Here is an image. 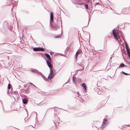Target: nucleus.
I'll use <instances>...</instances> for the list:
<instances>
[{"label":"nucleus","mask_w":130,"mask_h":130,"mask_svg":"<svg viewBox=\"0 0 130 130\" xmlns=\"http://www.w3.org/2000/svg\"><path fill=\"white\" fill-rule=\"evenodd\" d=\"M30 71L34 73H39L41 75L42 77L45 81H48V79H47V78H46L42 73L41 72L39 71L38 70L36 69H34V70L31 69L30 70Z\"/></svg>","instance_id":"obj_1"},{"label":"nucleus","mask_w":130,"mask_h":130,"mask_svg":"<svg viewBox=\"0 0 130 130\" xmlns=\"http://www.w3.org/2000/svg\"><path fill=\"white\" fill-rule=\"evenodd\" d=\"M112 33L115 38L117 40L118 42L119 43L121 39L119 37L117 36V33L115 28L112 30Z\"/></svg>","instance_id":"obj_2"},{"label":"nucleus","mask_w":130,"mask_h":130,"mask_svg":"<svg viewBox=\"0 0 130 130\" xmlns=\"http://www.w3.org/2000/svg\"><path fill=\"white\" fill-rule=\"evenodd\" d=\"M45 59L46 61L47 65L50 69V71L51 70H51L52 73H54V70L52 68V64L50 62L48 61L47 59L46 58Z\"/></svg>","instance_id":"obj_3"},{"label":"nucleus","mask_w":130,"mask_h":130,"mask_svg":"<svg viewBox=\"0 0 130 130\" xmlns=\"http://www.w3.org/2000/svg\"><path fill=\"white\" fill-rule=\"evenodd\" d=\"M33 50L34 51H44V49L43 48H42L40 47H34Z\"/></svg>","instance_id":"obj_4"},{"label":"nucleus","mask_w":130,"mask_h":130,"mask_svg":"<svg viewBox=\"0 0 130 130\" xmlns=\"http://www.w3.org/2000/svg\"><path fill=\"white\" fill-rule=\"evenodd\" d=\"M55 74L54 73H52V70L51 69L50 71V73L48 77V78L50 80L51 79L54 77Z\"/></svg>","instance_id":"obj_5"},{"label":"nucleus","mask_w":130,"mask_h":130,"mask_svg":"<svg viewBox=\"0 0 130 130\" xmlns=\"http://www.w3.org/2000/svg\"><path fill=\"white\" fill-rule=\"evenodd\" d=\"M50 15V24H51V23L53 22V20L54 16L53 13L52 12H51Z\"/></svg>","instance_id":"obj_6"},{"label":"nucleus","mask_w":130,"mask_h":130,"mask_svg":"<svg viewBox=\"0 0 130 130\" xmlns=\"http://www.w3.org/2000/svg\"><path fill=\"white\" fill-rule=\"evenodd\" d=\"M107 121V119H103V122L101 126L102 128H103L105 127L106 126H105V125L107 124L106 122Z\"/></svg>","instance_id":"obj_7"},{"label":"nucleus","mask_w":130,"mask_h":130,"mask_svg":"<svg viewBox=\"0 0 130 130\" xmlns=\"http://www.w3.org/2000/svg\"><path fill=\"white\" fill-rule=\"evenodd\" d=\"M7 88L8 89V93H11L13 94V92L11 91V85L10 84H8Z\"/></svg>","instance_id":"obj_8"},{"label":"nucleus","mask_w":130,"mask_h":130,"mask_svg":"<svg viewBox=\"0 0 130 130\" xmlns=\"http://www.w3.org/2000/svg\"><path fill=\"white\" fill-rule=\"evenodd\" d=\"M82 87H83V89H84V91L86 92L87 91V86L86 85L85 83H82L80 84Z\"/></svg>","instance_id":"obj_9"},{"label":"nucleus","mask_w":130,"mask_h":130,"mask_svg":"<svg viewBox=\"0 0 130 130\" xmlns=\"http://www.w3.org/2000/svg\"><path fill=\"white\" fill-rule=\"evenodd\" d=\"M28 99L26 98H24L22 99V102L24 104H27L28 102Z\"/></svg>","instance_id":"obj_10"},{"label":"nucleus","mask_w":130,"mask_h":130,"mask_svg":"<svg viewBox=\"0 0 130 130\" xmlns=\"http://www.w3.org/2000/svg\"><path fill=\"white\" fill-rule=\"evenodd\" d=\"M78 4L80 5H84L86 9H88V4H85V3H79Z\"/></svg>","instance_id":"obj_11"},{"label":"nucleus","mask_w":130,"mask_h":130,"mask_svg":"<svg viewBox=\"0 0 130 130\" xmlns=\"http://www.w3.org/2000/svg\"><path fill=\"white\" fill-rule=\"evenodd\" d=\"M128 56L129 58L130 57V49L129 48L126 49Z\"/></svg>","instance_id":"obj_12"},{"label":"nucleus","mask_w":130,"mask_h":130,"mask_svg":"<svg viewBox=\"0 0 130 130\" xmlns=\"http://www.w3.org/2000/svg\"><path fill=\"white\" fill-rule=\"evenodd\" d=\"M79 54H79V52L78 50L77 51V52H76V54H75V60H76H76H77V58H78V55H79Z\"/></svg>","instance_id":"obj_13"},{"label":"nucleus","mask_w":130,"mask_h":130,"mask_svg":"<svg viewBox=\"0 0 130 130\" xmlns=\"http://www.w3.org/2000/svg\"><path fill=\"white\" fill-rule=\"evenodd\" d=\"M127 66H126V65H125L123 63H122L120 64L119 68H123Z\"/></svg>","instance_id":"obj_14"},{"label":"nucleus","mask_w":130,"mask_h":130,"mask_svg":"<svg viewBox=\"0 0 130 130\" xmlns=\"http://www.w3.org/2000/svg\"><path fill=\"white\" fill-rule=\"evenodd\" d=\"M8 28L9 30L12 31V29L13 26L11 24L8 27Z\"/></svg>","instance_id":"obj_15"},{"label":"nucleus","mask_w":130,"mask_h":130,"mask_svg":"<svg viewBox=\"0 0 130 130\" xmlns=\"http://www.w3.org/2000/svg\"><path fill=\"white\" fill-rule=\"evenodd\" d=\"M124 43L125 47L126 48V49H127L129 48L128 46V45L127 43H126V41H124Z\"/></svg>","instance_id":"obj_16"},{"label":"nucleus","mask_w":130,"mask_h":130,"mask_svg":"<svg viewBox=\"0 0 130 130\" xmlns=\"http://www.w3.org/2000/svg\"><path fill=\"white\" fill-rule=\"evenodd\" d=\"M72 2L74 4H76L78 0H71Z\"/></svg>","instance_id":"obj_17"},{"label":"nucleus","mask_w":130,"mask_h":130,"mask_svg":"<svg viewBox=\"0 0 130 130\" xmlns=\"http://www.w3.org/2000/svg\"><path fill=\"white\" fill-rule=\"evenodd\" d=\"M121 73H122L124 75H130V74H129L128 73H126V72H125L123 71H122Z\"/></svg>","instance_id":"obj_18"},{"label":"nucleus","mask_w":130,"mask_h":130,"mask_svg":"<svg viewBox=\"0 0 130 130\" xmlns=\"http://www.w3.org/2000/svg\"><path fill=\"white\" fill-rule=\"evenodd\" d=\"M45 55L47 58L50 57V55L47 53H45Z\"/></svg>","instance_id":"obj_19"},{"label":"nucleus","mask_w":130,"mask_h":130,"mask_svg":"<svg viewBox=\"0 0 130 130\" xmlns=\"http://www.w3.org/2000/svg\"><path fill=\"white\" fill-rule=\"evenodd\" d=\"M72 80L73 83L75 84V82H76V78L74 77H73Z\"/></svg>","instance_id":"obj_20"},{"label":"nucleus","mask_w":130,"mask_h":130,"mask_svg":"<svg viewBox=\"0 0 130 130\" xmlns=\"http://www.w3.org/2000/svg\"><path fill=\"white\" fill-rule=\"evenodd\" d=\"M7 4H9V5H10L11 4H12V2H11V1H10V0H8V2H7Z\"/></svg>","instance_id":"obj_21"},{"label":"nucleus","mask_w":130,"mask_h":130,"mask_svg":"<svg viewBox=\"0 0 130 130\" xmlns=\"http://www.w3.org/2000/svg\"><path fill=\"white\" fill-rule=\"evenodd\" d=\"M13 93L15 95H16L18 93V92L16 91H13Z\"/></svg>","instance_id":"obj_22"},{"label":"nucleus","mask_w":130,"mask_h":130,"mask_svg":"<svg viewBox=\"0 0 130 130\" xmlns=\"http://www.w3.org/2000/svg\"><path fill=\"white\" fill-rule=\"evenodd\" d=\"M48 61L49 62H50L51 63V58L50 57L48 58Z\"/></svg>","instance_id":"obj_23"},{"label":"nucleus","mask_w":130,"mask_h":130,"mask_svg":"<svg viewBox=\"0 0 130 130\" xmlns=\"http://www.w3.org/2000/svg\"><path fill=\"white\" fill-rule=\"evenodd\" d=\"M48 61L49 62H50L51 63V58L50 57L48 58Z\"/></svg>","instance_id":"obj_24"},{"label":"nucleus","mask_w":130,"mask_h":130,"mask_svg":"<svg viewBox=\"0 0 130 130\" xmlns=\"http://www.w3.org/2000/svg\"><path fill=\"white\" fill-rule=\"evenodd\" d=\"M50 54L51 55H52L53 54H54V53L53 52L51 51L50 52Z\"/></svg>","instance_id":"obj_25"},{"label":"nucleus","mask_w":130,"mask_h":130,"mask_svg":"<svg viewBox=\"0 0 130 130\" xmlns=\"http://www.w3.org/2000/svg\"><path fill=\"white\" fill-rule=\"evenodd\" d=\"M60 37V36H56L55 37V38H59Z\"/></svg>","instance_id":"obj_26"},{"label":"nucleus","mask_w":130,"mask_h":130,"mask_svg":"<svg viewBox=\"0 0 130 130\" xmlns=\"http://www.w3.org/2000/svg\"><path fill=\"white\" fill-rule=\"evenodd\" d=\"M77 95H78V97H79V96H80V93H79L78 92L77 93Z\"/></svg>","instance_id":"obj_27"},{"label":"nucleus","mask_w":130,"mask_h":130,"mask_svg":"<svg viewBox=\"0 0 130 130\" xmlns=\"http://www.w3.org/2000/svg\"><path fill=\"white\" fill-rule=\"evenodd\" d=\"M90 2V0H87V1H86V2L87 3H89Z\"/></svg>","instance_id":"obj_28"},{"label":"nucleus","mask_w":130,"mask_h":130,"mask_svg":"<svg viewBox=\"0 0 130 130\" xmlns=\"http://www.w3.org/2000/svg\"><path fill=\"white\" fill-rule=\"evenodd\" d=\"M58 26H57V25L55 27V26H53V28H55V27H56V28H58Z\"/></svg>","instance_id":"obj_29"},{"label":"nucleus","mask_w":130,"mask_h":130,"mask_svg":"<svg viewBox=\"0 0 130 130\" xmlns=\"http://www.w3.org/2000/svg\"><path fill=\"white\" fill-rule=\"evenodd\" d=\"M30 86V85H29V86H28V87L27 88V89L28 90H29L30 89L29 87Z\"/></svg>","instance_id":"obj_30"},{"label":"nucleus","mask_w":130,"mask_h":130,"mask_svg":"<svg viewBox=\"0 0 130 130\" xmlns=\"http://www.w3.org/2000/svg\"><path fill=\"white\" fill-rule=\"evenodd\" d=\"M30 84L31 85H32L33 86H34L35 87H36V86H35L34 84H33L32 83H30Z\"/></svg>","instance_id":"obj_31"},{"label":"nucleus","mask_w":130,"mask_h":130,"mask_svg":"<svg viewBox=\"0 0 130 130\" xmlns=\"http://www.w3.org/2000/svg\"><path fill=\"white\" fill-rule=\"evenodd\" d=\"M24 87L25 88H26L27 87V84H25L24 85Z\"/></svg>","instance_id":"obj_32"},{"label":"nucleus","mask_w":130,"mask_h":130,"mask_svg":"<svg viewBox=\"0 0 130 130\" xmlns=\"http://www.w3.org/2000/svg\"><path fill=\"white\" fill-rule=\"evenodd\" d=\"M2 106H3V110H4V111H6L4 109V106H3V104L2 103Z\"/></svg>","instance_id":"obj_33"},{"label":"nucleus","mask_w":130,"mask_h":130,"mask_svg":"<svg viewBox=\"0 0 130 130\" xmlns=\"http://www.w3.org/2000/svg\"><path fill=\"white\" fill-rule=\"evenodd\" d=\"M95 4H96V5H100V4L99 3H95Z\"/></svg>","instance_id":"obj_34"},{"label":"nucleus","mask_w":130,"mask_h":130,"mask_svg":"<svg viewBox=\"0 0 130 130\" xmlns=\"http://www.w3.org/2000/svg\"><path fill=\"white\" fill-rule=\"evenodd\" d=\"M122 39H123V40L124 41H124H125L124 40V38L123 37V36H122Z\"/></svg>","instance_id":"obj_35"},{"label":"nucleus","mask_w":130,"mask_h":130,"mask_svg":"<svg viewBox=\"0 0 130 130\" xmlns=\"http://www.w3.org/2000/svg\"><path fill=\"white\" fill-rule=\"evenodd\" d=\"M46 112H45V113L44 114V117H45V114H46Z\"/></svg>","instance_id":"obj_36"},{"label":"nucleus","mask_w":130,"mask_h":130,"mask_svg":"<svg viewBox=\"0 0 130 130\" xmlns=\"http://www.w3.org/2000/svg\"><path fill=\"white\" fill-rule=\"evenodd\" d=\"M83 68L82 69H80L81 70L83 69H84V67L83 66Z\"/></svg>","instance_id":"obj_37"},{"label":"nucleus","mask_w":130,"mask_h":130,"mask_svg":"<svg viewBox=\"0 0 130 130\" xmlns=\"http://www.w3.org/2000/svg\"><path fill=\"white\" fill-rule=\"evenodd\" d=\"M53 108H49V109H53Z\"/></svg>","instance_id":"obj_38"},{"label":"nucleus","mask_w":130,"mask_h":130,"mask_svg":"<svg viewBox=\"0 0 130 130\" xmlns=\"http://www.w3.org/2000/svg\"><path fill=\"white\" fill-rule=\"evenodd\" d=\"M120 35L122 37V36H123L121 34H120Z\"/></svg>","instance_id":"obj_39"},{"label":"nucleus","mask_w":130,"mask_h":130,"mask_svg":"<svg viewBox=\"0 0 130 130\" xmlns=\"http://www.w3.org/2000/svg\"><path fill=\"white\" fill-rule=\"evenodd\" d=\"M29 126H30L31 127H33L32 125H30Z\"/></svg>","instance_id":"obj_40"},{"label":"nucleus","mask_w":130,"mask_h":130,"mask_svg":"<svg viewBox=\"0 0 130 130\" xmlns=\"http://www.w3.org/2000/svg\"><path fill=\"white\" fill-rule=\"evenodd\" d=\"M110 59H112V57H110Z\"/></svg>","instance_id":"obj_41"},{"label":"nucleus","mask_w":130,"mask_h":130,"mask_svg":"<svg viewBox=\"0 0 130 130\" xmlns=\"http://www.w3.org/2000/svg\"><path fill=\"white\" fill-rule=\"evenodd\" d=\"M98 94H101V93H98Z\"/></svg>","instance_id":"obj_42"},{"label":"nucleus","mask_w":130,"mask_h":130,"mask_svg":"<svg viewBox=\"0 0 130 130\" xmlns=\"http://www.w3.org/2000/svg\"><path fill=\"white\" fill-rule=\"evenodd\" d=\"M98 94H101V93H98Z\"/></svg>","instance_id":"obj_43"},{"label":"nucleus","mask_w":130,"mask_h":130,"mask_svg":"<svg viewBox=\"0 0 130 130\" xmlns=\"http://www.w3.org/2000/svg\"><path fill=\"white\" fill-rule=\"evenodd\" d=\"M130 126V124L129 125H128V126Z\"/></svg>","instance_id":"obj_44"},{"label":"nucleus","mask_w":130,"mask_h":130,"mask_svg":"<svg viewBox=\"0 0 130 130\" xmlns=\"http://www.w3.org/2000/svg\"><path fill=\"white\" fill-rule=\"evenodd\" d=\"M89 22H88V25H87V26H88V24H89Z\"/></svg>","instance_id":"obj_45"},{"label":"nucleus","mask_w":130,"mask_h":130,"mask_svg":"<svg viewBox=\"0 0 130 130\" xmlns=\"http://www.w3.org/2000/svg\"><path fill=\"white\" fill-rule=\"evenodd\" d=\"M120 32L121 33H122V31H120Z\"/></svg>","instance_id":"obj_46"},{"label":"nucleus","mask_w":130,"mask_h":130,"mask_svg":"<svg viewBox=\"0 0 130 130\" xmlns=\"http://www.w3.org/2000/svg\"><path fill=\"white\" fill-rule=\"evenodd\" d=\"M18 130H20V129H17Z\"/></svg>","instance_id":"obj_47"},{"label":"nucleus","mask_w":130,"mask_h":130,"mask_svg":"<svg viewBox=\"0 0 130 130\" xmlns=\"http://www.w3.org/2000/svg\"><path fill=\"white\" fill-rule=\"evenodd\" d=\"M129 59H130V57H129Z\"/></svg>","instance_id":"obj_48"}]
</instances>
